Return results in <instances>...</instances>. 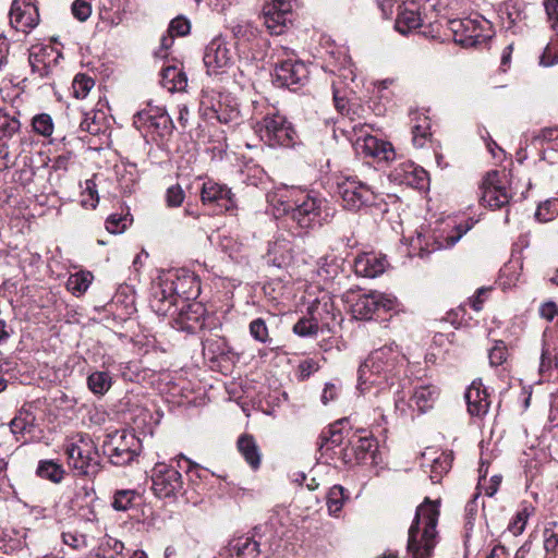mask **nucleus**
I'll return each instance as SVG.
<instances>
[{
    "label": "nucleus",
    "mask_w": 558,
    "mask_h": 558,
    "mask_svg": "<svg viewBox=\"0 0 558 558\" xmlns=\"http://www.w3.org/2000/svg\"><path fill=\"white\" fill-rule=\"evenodd\" d=\"M405 357L395 344L374 350L360 365L357 390L363 396L379 397L400 387Z\"/></svg>",
    "instance_id": "1"
},
{
    "label": "nucleus",
    "mask_w": 558,
    "mask_h": 558,
    "mask_svg": "<svg viewBox=\"0 0 558 558\" xmlns=\"http://www.w3.org/2000/svg\"><path fill=\"white\" fill-rule=\"evenodd\" d=\"M267 201L276 217L290 215L302 229L320 225L326 201L313 191L281 185L267 194Z\"/></svg>",
    "instance_id": "2"
},
{
    "label": "nucleus",
    "mask_w": 558,
    "mask_h": 558,
    "mask_svg": "<svg viewBox=\"0 0 558 558\" xmlns=\"http://www.w3.org/2000/svg\"><path fill=\"white\" fill-rule=\"evenodd\" d=\"M438 501L429 498L416 508L414 520L409 529L405 558H432L437 544Z\"/></svg>",
    "instance_id": "3"
},
{
    "label": "nucleus",
    "mask_w": 558,
    "mask_h": 558,
    "mask_svg": "<svg viewBox=\"0 0 558 558\" xmlns=\"http://www.w3.org/2000/svg\"><path fill=\"white\" fill-rule=\"evenodd\" d=\"M252 128L259 140L270 147H293L298 142L292 123L274 108L265 112L255 107Z\"/></svg>",
    "instance_id": "4"
},
{
    "label": "nucleus",
    "mask_w": 558,
    "mask_h": 558,
    "mask_svg": "<svg viewBox=\"0 0 558 558\" xmlns=\"http://www.w3.org/2000/svg\"><path fill=\"white\" fill-rule=\"evenodd\" d=\"M68 465L81 476H95L101 469L97 446L87 434L69 437L64 444Z\"/></svg>",
    "instance_id": "5"
},
{
    "label": "nucleus",
    "mask_w": 558,
    "mask_h": 558,
    "mask_svg": "<svg viewBox=\"0 0 558 558\" xmlns=\"http://www.w3.org/2000/svg\"><path fill=\"white\" fill-rule=\"evenodd\" d=\"M337 193L343 208L359 211L375 203L376 194L373 189L356 175H341L337 180Z\"/></svg>",
    "instance_id": "6"
},
{
    "label": "nucleus",
    "mask_w": 558,
    "mask_h": 558,
    "mask_svg": "<svg viewBox=\"0 0 558 558\" xmlns=\"http://www.w3.org/2000/svg\"><path fill=\"white\" fill-rule=\"evenodd\" d=\"M456 43L463 47L485 44L492 37L490 23L481 17H465L448 22Z\"/></svg>",
    "instance_id": "7"
},
{
    "label": "nucleus",
    "mask_w": 558,
    "mask_h": 558,
    "mask_svg": "<svg viewBox=\"0 0 558 558\" xmlns=\"http://www.w3.org/2000/svg\"><path fill=\"white\" fill-rule=\"evenodd\" d=\"M138 447V439L135 435L125 430L109 434L102 445L105 454L116 465L131 462L137 454Z\"/></svg>",
    "instance_id": "8"
},
{
    "label": "nucleus",
    "mask_w": 558,
    "mask_h": 558,
    "mask_svg": "<svg viewBox=\"0 0 558 558\" xmlns=\"http://www.w3.org/2000/svg\"><path fill=\"white\" fill-rule=\"evenodd\" d=\"M396 298L378 291L359 294L351 305V312L356 319H371L373 315L383 310L388 312L395 307Z\"/></svg>",
    "instance_id": "9"
},
{
    "label": "nucleus",
    "mask_w": 558,
    "mask_h": 558,
    "mask_svg": "<svg viewBox=\"0 0 558 558\" xmlns=\"http://www.w3.org/2000/svg\"><path fill=\"white\" fill-rule=\"evenodd\" d=\"M295 0H271L263 8L264 24L272 35H281L291 23Z\"/></svg>",
    "instance_id": "10"
},
{
    "label": "nucleus",
    "mask_w": 558,
    "mask_h": 558,
    "mask_svg": "<svg viewBox=\"0 0 558 558\" xmlns=\"http://www.w3.org/2000/svg\"><path fill=\"white\" fill-rule=\"evenodd\" d=\"M395 407L401 414H405L408 407L414 404L420 413H425L432 409L439 397V389L432 384H422L414 388L411 404L405 402V395L398 389L393 391Z\"/></svg>",
    "instance_id": "11"
},
{
    "label": "nucleus",
    "mask_w": 558,
    "mask_h": 558,
    "mask_svg": "<svg viewBox=\"0 0 558 558\" xmlns=\"http://www.w3.org/2000/svg\"><path fill=\"white\" fill-rule=\"evenodd\" d=\"M480 189L482 205L492 209L508 205L512 197L506 184L501 181L498 171L487 172Z\"/></svg>",
    "instance_id": "12"
},
{
    "label": "nucleus",
    "mask_w": 558,
    "mask_h": 558,
    "mask_svg": "<svg viewBox=\"0 0 558 558\" xmlns=\"http://www.w3.org/2000/svg\"><path fill=\"white\" fill-rule=\"evenodd\" d=\"M234 53L228 43L221 38H214L206 47L204 64L209 74L223 72L233 62Z\"/></svg>",
    "instance_id": "13"
},
{
    "label": "nucleus",
    "mask_w": 558,
    "mask_h": 558,
    "mask_svg": "<svg viewBox=\"0 0 558 558\" xmlns=\"http://www.w3.org/2000/svg\"><path fill=\"white\" fill-rule=\"evenodd\" d=\"M183 482L178 470L166 464H157L153 473V490L159 498L174 496L181 488Z\"/></svg>",
    "instance_id": "14"
},
{
    "label": "nucleus",
    "mask_w": 558,
    "mask_h": 558,
    "mask_svg": "<svg viewBox=\"0 0 558 558\" xmlns=\"http://www.w3.org/2000/svg\"><path fill=\"white\" fill-rule=\"evenodd\" d=\"M359 132L361 134L357 135L354 143V147L357 153L385 161H389L395 158V150L390 143L367 133L364 134L363 126L360 128Z\"/></svg>",
    "instance_id": "15"
},
{
    "label": "nucleus",
    "mask_w": 558,
    "mask_h": 558,
    "mask_svg": "<svg viewBox=\"0 0 558 558\" xmlns=\"http://www.w3.org/2000/svg\"><path fill=\"white\" fill-rule=\"evenodd\" d=\"M39 14L36 5L24 0H14L10 10V23L19 32L28 33L37 26Z\"/></svg>",
    "instance_id": "16"
},
{
    "label": "nucleus",
    "mask_w": 558,
    "mask_h": 558,
    "mask_svg": "<svg viewBox=\"0 0 558 558\" xmlns=\"http://www.w3.org/2000/svg\"><path fill=\"white\" fill-rule=\"evenodd\" d=\"M202 202L206 205H216L220 210H230L235 207L234 195L223 184L208 180L203 183L201 191Z\"/></svg>",
    "instance_id": "17"
},
{
    "label": "nucleus",
    "mask_w": 558,
    "mask_h": 558,
    "mask_svg": "<svg viewBox=\"0 0 558 558\" xmlns=\"http://www.w3.org/2000/svg\"><path fill=\"white\" fill-rule=\"evenodd\" d=\"M275 78L281 86L302 85L308 78V70L304 62L289 59L275 68Z\"/></svg>",
    "instance_id": "18"
},
{
    "label": "nucleus",
    "mask_w": 558,
    "mask_h": 558,
    "mask_svg": "<svg viewBox=\"0 0 558 558\" xmlns=\"http://www.w3.org/2000/svg\"><path fill=\"white\" fill-rule=\"evenodd\" d=\"M60 56L51 46H33L29 51V64L33 72L37 73L39 77L48 76Z\"/></svg>",
    "instance_id": "19"
},
{
    "label": "nucleus",
    "mask_w": 558,
    "mask_h": 558,
    "mask_svg": "<svg viewBox=\"0 0 558 558\" xmlns=\"http://www.w3.org/2000/svg\"><path fill=\"white\" fill-rule=\"evenodd\" d=\"M558 368V330L547 327L543 333L539 373Z\"/></svg>",
    "instance_id": "20"
},
{
    "label": "nucleus",
    "mask_w": 558,
    "mask_h": 558,
    "mask_svg": "<svg viewBox=\"0 0 558 558\" xmlns=\"http://www.w3.org/2000/svg\"><path fill=\"white\" fill-rule=\"evenodd\" d=\"M310 316L316 320L323 329H330L331 324L337 318V311L332 298L324 292L308 307Z\"/></svg>",
    "instance_id": "21"
},
{
    "label": "nucleus",
    "mask_w": 558,
    "mask_h": 558,
    "mask_svg": "<svg viewBox=\"0 0 558 558\" xmlns=\"http://www.w3.org/2000/svg\"><path fill=\"white\" fill-rule=\"evenodd\" d=\"M465 400L468 411L472 416L482 417L488 412L490 405L489 396L480 379L473 380L466 389Z\"/></svg>",
    "instance_id": "22"
},
{
    "label": "nucleus",
    "mask_w": 558,
    "mask_h": 558,
    "mask_svg": "<svg viewBox=\"0 0 558 558\" xmlns=\"http://www.w3.org/2000/svg\"><path fill=\"white\" fill-rule=\"evenodd\" d=\"M352 448L341 449L343 451V461L351 463L353 460L356 463H366L368 460L373 462L375 450L377 448L375 439L371 437H359L356 441L352 442Z\"/></svg>",
    "instance_id": "23"
},
{
    "label": "nucleus",
    "mask_w": 558,
    "mask_h": 558,
    "mask_svg": "<svg viewBox=\"0 0 558 558\" xmlns=\"http://www.w3.org/2000/svg\"><path fill=\"white\" fill-rule=\"evenodd\" d=\"M168 286L169 291L183 300L196 298L199 291L198 282L193 274H185L183 276L170 275L166 278V287Z\"/></svg>",
    "instance_id": "24"
},
{
    "label": "nucleus",
    "mask_w": 558,
    "mask_h": 558,
    "mask_svg": "<svg viewBox=\"0 0 558 558\" xmlns=\"http://www.w3.org/2000/svg\"><path fill=\"white\" fill-rule=\"evenodd\" d=\"M386 267V258L376 253H363L354 260L355 274L362 277L375 278L381 275Z\"/></svg>",
    "instance_id": "25"
},
{
    "label": "nucleus",
    "mask_w": 558,
    "mask_h": 558,
    "mask_svg": "<svg viewBox=\"0 0 558 558\" xmlns=\"http://www.w3.org/2000/svg\"><path fill=\"white\" fill-rule=\"evenodd\" d=\"M471 229L469 225H447L444 229L435 232L432 238V250H446L454 246L459 240Z\"/></svg>",
    "instance_id": "26"
},
{
    "label": "nucleus",
    "mask_w": 558,
    "mask_h": 558,
    "mask_svg": "<svg viewBox=\"0 0 558 558\" xmlns=\"http://www.w3.org/2000/svg\"><path fill=\"white\" fill-rule=\"evenodd\" d=\"M229 558H259V543L254 537L241 535L233 537L227 547Z\"/></svg>",
    "instance_id": "27"
},
{
    "label": "nucleus",
    "mask_w": 558,
    "mask_h": 558,
    "mask_svg": "<svg viewBox=\"0 0 558 558\" xmlns=\"http://www.w3.org/2000/svg\"><path fill=\"white\" fill-rule=\"evenodd\" d=\"M396 177L407 185L423 189L427 182V172L413 163H403L396 169Z\"/></svg>",
    "instance_id": "28"
},
{
    "label": "nucleus",
    "mask_w": 558,
    "mask_h": 558,
    "mask_svg": "<svg viewBox=\"0 0 558 558\" xmlns=\"http://www.w3.org/2000/svg\"><path fill=\"white\" fill-rule=\"evenodd\" d=\"M423 20L420 12L407 7H399L396 19V29L401 34H408L422 26Z\"/></svg>",
    "instance_id": "29"
},
{
    "label": "nucleus",
    "mask_w": 558,
    "mask_h": 558,
    "mask_svg": "<svg viewBox=\"0 0 558 558\" xmlns=\"http://www.w3.org/2000/svg\"><path fill=\"white\" fill-rule=\"evenodd\" d=\"M161 84L169 92H181L187 85L185 73L175 65H168L161 71Z\"/></svg>",
    "instance_id": "30"
},
{
    "label": "nucleus",
    "mask_w": 558,
    "mask_h": 558,
    "mask_svg": "<svg viewBox=\"0 0 558 558\" xmlns=\"http://www.w3.org/2000/svg\"><path fill=\"white\" fill-rule=\"evenodd\" d=\"M117 174L121 189L125 193H131L140 179L136 165L131 162H121L117 166Z\"/></svg>",
    "instance_id": "31"
},
{
    "label": "nucleus",
    "mask_w": 558,
    "mask_h": 558,
    "mask_svg": "<svg viewBox=\"0 0 558 558\" xmlns=\"http://www.w3.org/2000/svg\"><path fill=\"white\" fill-rule=\"evenodd\" d=\"M238 448L252 469H258L260 464V452L254 438L248 435L241 436L238 440Z\"/></svg>",
    "instance_id": "32"
},
{
    "label": "nucleus",
    "mask_w": 558,
    "mask_h": 558,
    "mask_svg": "<svg viewBox=\"0 0 558 558\" xmlns=\"http://www.w3.org/2000/svg\"><path fill=\"white\" fill-rule=\"evenodd\" d=\"M21 130V122L14 114H10L3 109H0V143L9 144Z\"/></svg>",
    "instance_id": "33"
},
{
    "label": "nucleus",
    "mask_w": 558,
    "mask_h": 558,
    "mask_svg": "<svg viewBox=\"0 0 558 558\" xmlns=\"http://www.w3.org/2000/svg\"><path fill=\"white\" fill-rule=\"evenodd\" d=\"M175 303L177 296L173 292L169 291V286L166 287V279H163L160 284V290L156 291L154 294L151 306L157 313L166 315Z\"/></svg>",
    "instance_id": "34"
},
{
    "label": "nucleus",
    "mask_w": 558,
    "mask_h": 558,
    "mask_svg": "<svg viewBox=\"0 0 558 558\" xmlns=\"http://www.w3.org/2000/svg\"><path fill=\"white\" fill-rule=\"evenodd\" d=\"M430 122L425 116H417L412 125V142L415 147L422 148L430 136Z\"/></svg>",
    "instance_id": "35"
},
{
    "label": "nucleus",
    "mask_w": 558,
    "mask_h": 558,
    "mask_svg": "<svg viewBox=\"0 0 558 558\" xmlns=\"http://www.w3.org/2000/svg\"><path fill=\"white\" fill-rule=\"evenodd\" d=\"M405 241H408V244L410 246L409 254L410 255H416L420 257H424L425 255L433 252L432 250V240L427 238V235L421 231H416V234L413 236H410L409 240L403 236Z\"/></svg>",
    "instance_id": "36"
},
{
    "label": "nucleus",
    "mask_w": 558,
    "mask_h": 558,
    "mask_svg": "<svg viewBox=\"0 0 558 558\" xmlns=\"http://www.w3.org/2000/svg\"><path fill=\"white\" fill-rule=\"evenodd\" d=\"M232 33L239 41L252 43L258 37L259 29L250 20H239L232 26Z\"/></svg>",
    "instance_id": "37"
},
{
    "label": "nucleus",
    "mask_w": 558,
    "mask_h": 558,
    "mask_svg": "<svg viewBox=\"0 0 558 558\" xmlns=\"http://www.w3.org/2000/svg\"><path fill=\"white\" fill-rule=\"evenodd\" d=\"M83 119L80 122L78 129L81 131L87 132L92 135H98L104 130V113L89 111L84 112Z\"/></svg>",
    "instance_id": "38"
},
{
    "label": "nucleus",
    "mask_w": 558,
    "mask_h": 558,
    "mask_svg": "<svg viewBox=\"0 0 558 558\" xmlns=\"http://www.w3.org/2000/svg\"><path fill=\"white\" fill-rule=\"evenodd\" d=\"M35 416L25 409H21L15 417L10 423L11 432L14 435H22L32 432L34 427Z\"/></svg>",
    "instance_id": "39"
},
{
    "label": "nucleus",
    "mask_w": 558,
    "mask_h": 558,
    "mask_svg": "<svg viewBox=\"0 0 558 558\" xmlns=\"http://www.w3.org/2000/svg\"><path fill=\"white\" fill-rule=\"evenodd\" d=\"M112 385V378L108 372H94L87 377V386L94 395H105Z\"/></svg>",
    "instance_id": "40"
},
{
    "label": "nucleus",
    "mask_w": 558,
    "mask_h": 558,
    "mask_svg": "<svg viewBox=\"0 0 558 558\" xmlns=\"http://www.w3.org/2000/svg\"><path fill=\"white\" fill-rule=\"evenodd\" d=\"M36 473L41 478L60 483L63 478L64 470L62 465L52 460H43L39 462Z\"/></svg>",
    "instance_id": "41"
},
{
    "label": "nucleus",
    "mask_w": 558,
    "mask_h": 558,
    "mask_svg": "<svg viewBox=\"0 0 558 558\" xmlns=\"http://www.w3.org/2000/svg\"><path fill=\"white\" fill-rule=\"evenodd\" d=\"M452 463L451 453L441 452L438 457H436L430 464V474L429 477L433 483H438L444 474H446Z\"/></svg>",
    "instance_id": "42"
},
{
    "label": "nucleus",
    "mask_w": 558,
    "mask_h": 558,
    "mask_svg": "<svg viewBox=\"0 0 558 558\" xmlns=\"http://www.w3.org/2000/svg\"><path fill=\"white\" fill-rule=\"evenodd\" d=\"M544 548L551 558H558V522H549L544 529Z\"/></svg>",
    "instance_id": "43"
},
{
    "label": "nucleus",
    "mask_w": 558,
    "mask_h": 558,
    "mask_svg": "<svg viewBox=\"0 0 558 558\" xmlns=\"http://www.w3.org/2000/svg\"><path fill=\"white\" fill-rule=\"evenodd\" d=\"M32 129L38 135L49 137L53 133V121L48 113H38L32 118Z\"/></svg>",
    "instance_id": "44"
},
{
    "label": "nucleus",
    "mask_w": 558,
    "mask_h": 558,
    "mask_svg": "<svg viewBox=\"0 0 558 558\" xmlns=\"http://www.w3.org/2000/svg\"><path fill=\"white\" fill-rule=\"evenodd\" d=\"M92 278L93 277L89 272L81 271L73 274L68 279L66 288L73 294H82L88 289Z\"/></svg>",
    "instance_id": "45"
},
{
    "label": "nucleus",
    "mask_w": 558,
    "mask_h": 558,
    "mask_svg": "<svg viewBox=\"0 0 558 558\" xmlns=\"http://www.w3.org/2000/svg\"><path fill=\"white\" fill-rule=\"evenodd\" d=\"M138 117L146 122H149L151 125L157 128L162 126L167 128L168 124L171 123V120L163 108L156 107L155 109H150L148 111H142L138 113Z\"/></svg>",
    "instance_id": "46"
},
{
    "label": "nucleus",
    "mask_w": 558,
    "mask_h": 558,
    "mask_svg": "<svg viewBox=\"0 0 558 558\" xmlns=\"http://www.w3.org/2000/svg\"><path fill=\"white\" fill-rule=\"evenodd\" d=\"M95 81L85 74H77L72 83L73 95L77 99H84L94 87Z\"/></svg>",
    "instance_id": "47"
},
{
    "label": "nucleus",
    "mask_w": 558,
    "mask_h": 558,
    "mask_svg": "<svg viewBox=\"0 0 558 558\" xmlns=\"http://www.w3.org/2000/svg\"><path fill=\"white\" fill-rule=\"evenodd\" d=\"M323 444L320 449L333 450L339 448V453H341V446L343 444V435L338 425H332L328 430V436L325 434L322 436ZM343 454V451H342Z\"/></svg>",
    "instance_id": "48"
},
{
    "label": "nucleus",
    "mask_w": 558,
    "mask_h": 558,
    "mask_svg": "<svg viewBox=\"0 0 558 558\" xmlns=\"http://www.w3.org/2000/svg\"><path fill=\"white\" fill-rule=\"evenodd\" d=\"M137 494L132 489H122L116 492L113 496L112 507L117 511H126L133 506V501Z\"/></svg>",
    "instance_id": "49"
},
{
    "label": "nucleus",
    "mask_w": 558,
    "mask_h": 558,
    "mask_svg": "<svg viewBox=\"0 0 558 558\" xmlns=\"http://www.w3.org/2000/svg\"><path fill=\"white\" fill-rule=\"evenodd\" d=\"M319 330H323V327L312 316L301 318L293 327V331L301 337L315 336Z\"/></svg>",
    "instance_id": "50"
},
{
    "label": "nucleus",
    "mask_w": 558,
    "mask_h": 558,
    "mask_svg": "<svg viewBox=\"0 0 558 558\" xmlns=\"http://www.w3.org/2000/svg\"><path fill=\"white\" fill-rule=\"evenodd\" d=\"M558 215V199H547L537 207L535 217L543 222L550 221Z\"/></svg>",
    "instance_id": "51"
},
{
    "label": "nucleus",
    "mask_w": 558,
    "mask_h": 558,
    "mask_svg": "<svg viewBox=\"0 0 558 558\" xmlns=\"http://www.w3.org/2000/svg\"><path fill=\"white\" fill-rule=\"evenodd\" d=\"M343 506V487L335 485L329 489L327 507L330 514H337Z\"/></svg>",
    "instance_id": "52"
},
{
    "label": "nucleus",
    "mask_w": 558,
    "mask_h": 558,
    "mask_svg": "<svg viewBox=\"0 0 558 558\" xmlns=\"http://www.w3.org/2000/svg\"><path fill=\"white\" fill-rule=\"evenodd\" d=\"M530 514H531V510L527 506H524L523 508H521L517 512L514 518L510 521V523L508 525V530L513 535H520L524 531V527H525V524L527 522Z\"/></svg>",
    "instance_id": "53"
},
{
    "label": "nucleus",
    "mask_w": 558,
    "mask_h": 558,
    "mask_svg": "<svg viewBox=\"0 0 558 558\" xmlns=\"http://www.w3.org/2000/svg\"><path fill=\"white\" fill-rule=\"evenodd\" d=\"M250 335L258 342L266 343L269 341L268 328L264 319L256 318L250 323Z\"/></svg>",
    "instance_id": "54"
},
{
    "label": "nucleus",
    "mask_w": 558,
    "mask_h": 558,
    "mask_svg": "<svg viewBox=\"0 0 558 558\" xmlns=\"http://www.w3.org/2000/svg\"><path fill=\"white\" fill-rule=\"evenodd\" d=\"M508 350L504 341H496L494 347L489 350L488 359L493 366L501 365L507 361Z\"/></svg>",
    "instance_id": "55"
},
{
    "label": "nucleus",
    "mask_w": 558,
    "mask_h": 558,
    "mask_svg": "<svg viewBox=\"0 0 558 558\" xmlns=\"http://www.w3.org/2000/svg\"><path fill=\"white\" fill-rule=\"evenodd\" d=\"M221 250L232 259H238L242 250V244L229 235H222L219 241Z\"/></svg>",
    "instance_id": "56"
},
{
    "label": "nucleus",
    "mask_w": 558,
    "mask_h": 558,
    "mask_svg": "<svg viewBox=\"0 0 558 558\" xmlns=\"http://www.w3.org/2000/svg\"><path fill=\"white\" fill-rule=\"evenodd\" d=\"M71 11L76 20L85 22L92 14V5L88 0H75L72 3Z\"/></svg>",
    "instance_id": "57"
},
{
    "label": "nucleus",
    "mask_w": 558,
    "mask_h": 558,
    "mask_svg": "<svg viewBox=\"0 0 558 558\" xmlns=\"http://www.w3.org/2000/svg\"><path fill=\"white\" fill-rule=\"evenodd\" d=\"M539 62L544 66L558 63V40H553L545 47Z\"/></svg>",
    "instance_id": "58"
},
{
    "label": "nucleus",
    "mask_w": 558,
    "mask_h": 558,
    "mask_svg": "<svg viewBox=\"0 0 558 558\" xmlns=\"http://www.w3.org/2000/svg\"><path fill=\"white\" fill-rule=\"evenodd\" d=\"M82 204L84 206H90L92 208H95L98 204V192L93 180H86L85 182Z\"/></svg>",
    "instance_id": "59"
},
{
    "label": "nucleus",
    "mask_w": 558,
    "mask_h": 558,
    "mask_svg": "<svg viewBox=\"0 0 558 558\" xmlns=\"http://www.w3.org/2000/svg\"><path fill=\"white\" fill-rule=\"evenodd\" d=\"M191 28L189 20L184 17H175L171 21L168 34H170L172 37L174 36H185L189 34Z\"/></svg>",
    "instance_id": "60"
},
{
    "label": "nucleus",
    "mask_w": 558,
    "mask_h": 558,
    "mask_svg": "<svg viewBox=\"0 0 558 558\" xmlns=\"http://www.w3.org/2000/svg\"><path fill=\"white\" fill-rule=\"evenodd\" d=\"M126 217L113 214L110 215L106 220V229L113 234L121 233L126 228Z\"/></svg>",
    "instance_id": "61"
},
{
    "label": "nucleus",
    "mask_w": 558,
    "mask_h": 558,
    "mask_svg": "<svg viewBox=\"0 0 558 558\" xmlns=\"http://www.w3.org/2000/svg\"><path fill=\"white\" fill-rule=\"evenodd\" d=\"M183 199H184V192L179 184L171 185L167 190L166 201H167L168 206L178 207L182 204Z\"/></svg>",
    "instance_id": "62"
},
{
    "label": "nucleus",
    "mask_w": 558,
    "mask_h": 558,
    "mask_svg": "<svg viewBox=\"0 0 558 558\" xmlns=\"http://www.w3.org/2000/svg\"><path fill=\"white\" fill-rule=\"evenodd\" d=\"M319 369V363L314 359H306L299 364L300 378L306 379Z\"/></svg>",
    "instance_id": "63"
},
{
    "label": "nucleus",
    "mask_w": 558,
    "mask_h": 558,
    "mask_svg": "<svg viewBox=\"0 0 558 558\" xmlns=\"http://www.w3.org/2000/svg\"><path fill=\"white\" fill-rule=\"evenodd\" d=\"M340 387L336 384L327 383L323 389L320 400L323 404L327 405L331 401L336 400L339 396Z\"/></svg>",
    "instance_id": "64"
}]
</instances>
